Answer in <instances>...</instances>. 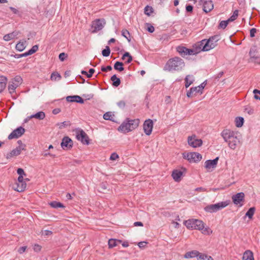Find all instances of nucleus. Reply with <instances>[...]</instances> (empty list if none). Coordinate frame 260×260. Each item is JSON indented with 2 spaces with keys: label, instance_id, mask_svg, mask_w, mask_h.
Listing matches in <instances>:
<instances>
[{
  "label": "nucleus",
  "instance_id": "9d476101",
  "mask_svg": "<svg viewBox=\"0 0 260 260\" xmlns=\"http://www.w3.org/2000/svg\"><path fill=\"white\" fill-rule=\"evenodd\" d=\"M106 22L105 19H97L92 22L91 27L93 28L92 31V32H96L98 31L101 30L104 27Z\"/></svg>",
  "mask_w": 260,
  "mask_h": 260
},
{
  "label": "nucleus",
  "instance_id": "473e14b6",
  "mask_svg": "<svg viewBox=\"0 0 260 260\" xmlns=\"http://www.w3.org/2000/svg\"><path fill=\"white\" fill-rule=\"evenodd\" d=\"M123 66V63L122 62L116 61L114 65V68L116 70L121 72L124 70Z\"/></svg>",
  "mask_w": 260,
  "mask_h": 260
},
{
  "label": "nucleus",
  "instance_id": "6e6d98bb",
  "mask_svg": "<svg viewBox=\"0 0 260 260\" xmlns=\"http://www.w3.org/2000/svg\"><path fill=\"white\" fill-rule=\"evenodd\" d=\"M202 231V233L204 234L209 235L212 233V231L210 230L209 228H204L203 230H201Z\"/></svg>",
  "mask_w": 260,
  "mask_h": 260
},
{
  "label": "nucleus",
  "instance_id": "412c9836",
  "mask_svg": "<svg viewBox=\"0 0 260 260\" xmlns=\"http://www.w3.org/2000/svg\"><path fill=\"white\" fill-rule=\"evenodd\" d=\"M18 181L20 185L19 184H17V188L16 190L18 192L23 191L26 187V183L23 182V176H19Z\"/></svg>",
  "mask_w": 260,
  "mask_h": 260
},
{
  "label": "nucleus",
  "instance_id": "f8f14e48",
  "mask_svg": "<svg viewBox=\"0 0 260 260\" xmlns=\"http://www.w3.org/2000/svg\"><path fill=\"white\" fill-rule=\"evenodd\" d=\"M77 139L80 141L84 145H88L89 144V139L85 132L81 129L77 134L76 136Z\"/></svg>",
  "mask_w": 260,
  "mask_h": 260
},
{
  "label": "nucleus",
  "instance_id": "423d86ee",
  "mask_svg": "<svg viewBox=\"0 0 260 260\" xmlns=\"http://www.w3.org/2000/svg\"><path fill=\"white\" fill-rule=\"evenodd\" d=\"M183 157L190 162H197L200 161L202 158L201 154L198 152L183 153Z\"/></svg>",
  "mask_w": 260,
  "mask_h": 260
},
{
  "label": "nucleus",
  "instance_id": "09e8293b",
  "mask_svg": "<svg viewBox=\"0 0 260 260\" xmlns=\"http://www.w3.org/2000/svg\"><path fill=\"white\" fill-rule=\"evenodd\" d=\"M249 55H250L251 58H254L256 62L260 63V57L255 56V55L254 54V52H252V50H250V51L249 52Z\"/></svg>",
  "mask_w": 260,
  "mask_h": 260
},
{
  "label": "nucleus",
  "instance_id": "4d7b16f0",
  "mask_svg": "<svg viewBox=\"0 0 260 260\" xmlns=\"http://www.w3.org/2000/svg\"><path fill=\"white\" fill-rule=\"evenodd\" d=\"M146 25H147V31L150 33L153 32L154 31V27L149 23H146Z\"/></svg>",
  "mask_w": 260,
  "mask_h": 260
},
{
  "label": "nucleus",
  "instance_id": "ea45409f",
  "mask_svg": "<svg viewBox=\"0 0 260 260\" xmlns=\"http://www.w3.org/2000/svg\"><path fill=\"white\" fill-rule=\"evenodd\" d=\"M94 72H95L94 69L91 68V69H89V72H87L86 71H84V70L82 71L81 74L83 75H86L87 78H90L92 77V76Z\"/></svg>",
  "mask_w": 260,
  "mask_h": 260
},
{
  "label": "nucleus",
  "instance_id": "79ce46f5",
  "mask_svg": "<svg viewBox=\"0 0 260 260\" xmlns=\"http://www.w3.org/2000/svg\"><path fill=\"white\" fill-rule=\"evenodd\" d=\"M125 57L127 58V60L126 61L127 63H129L133 60L132 56L127 52H126L124 53L122 57V59L124 60L125 58Z\"/></svg>",
  "mask_w": 260,
  "mask_h": 260
},
{
  "label": "nucleus",
  "instance_id": "4468645a",
  "mask_svg": "<svg viewBox=\"0 0 260 260\" xmlns=\"http://www.w3.org/2000/svg\"><path fill=\"white\" fill-rule=\"evenodd\" d=\"M153 121L149 119L145 121L143 124V129L146 135H150L151 134L153 128Z\"/></svg>",
  "mask_w": 260,
  "mask_h": 260
},
{
  "label": "nucleus",
  "instance_id": "6ab92c4d",
  "mask_svg": "<svg viewBox=\"0 0 260 260\" xmlns=\"http://www.w3.org/2000/svg\"><path fill=\"white\" fill-rule=\"evenodd\" d=\"M218 159V157H217L213 160L209 159L206 160L205 162V167L207 170L215 168L217 166Z\"/></svg>",
  "mask_w": 260,
  "mask_h": 260
},
{
  "label": "nucleus",
  "instance_id": "c85d7f7f",
  "mask_svg": "<svg viewBox=\"0 0 260 260\" xmlns=\"http://www.w3.org/2000/svg\"><path fill=\"white\" fill-rule=\"evenodd\" d=\"M19 85H18V84H16V83L11 81L8 85V90L10 93L12 94L14 93L16 88Z\"/></svg>",
  "mask_w": 260,
  "mask_h": 260
},
{
  "label": "nucleus",
  "instance_id": "c9c22d12",
  "mask_svg": "<svg viewBox=\"0 0 260 260\" xmlns=\"http://www.w3.org/2000/svg\"><path fill=\"white\" fill-rule=\"evenodd\" d=\"M255 211V208L254 207H253L250 208L246 213L245 216H247L249 219H251L253 216Z\"/></svg>",
  "mask_w": 260,
  "mask_h": 260
},
{
  "label": "nucleus",
  "instance_id": "69168bd1",
  "mask_svg": "<svg viewBox=\"0 0 260 260\" xmlns=\"http://www.w3.org/2000/svg\"><path fill=\"white\" fill-rule=\"evenodd\" d=\"M256 32V29L255 28H252L250 30V36L251 37L253 38L255 36V34Z\"/></svg>",
  "mask_w": 260,
  "mask_h": 260
},
{
  "label": "nucleus",
  "instance_id": "680f3d73",
  "mask_svg": "<svg viewBox=\"0 0 260 260\" xmlns=\"http://www.w3.org/2000/svg\"><path fill=\"white\" fill-rule=\"evenodd\" d=\"M112 67L111 66H108L107 67H104L103 66L102 68H101V70L103 71V72H107L108 71H111L112 70Z\"/></svg>",
  "mask_w": 260,
  "mask_h": 260
},
{
  "label": "nucleus",
  "instance_id": "f3484780",
  "mask_svg": "<svg viewBox=\"0 0 260 260\" xmlns=\"http://www.w3.org/2000/svg\"><path fill=\"white\" fill-rule=\"evenodd\" d=\"M19 146L15 149L11 151L10 154L11 156H17L20 154L21 151L25 149L26 145L23 144L21 140H19L17 142Z\"/></svg>",
  "mask_w": 260,
  "mask_h": 260
},
{
  "label": "nucleus",
  "instance_id": "7ed1b4c3",
  "mask_svg": "<svg viewBox=\"0 0 260 260\" xmlns=\"http://www.w3.org/2000/svg\"><path fill=\"white\" fill-rule=\"evenodd\" d=\"M219 40L218 36H214L209 39H204L199 42L198 44L196 45L198 48L199 52L201 51H208L213 49L217 46V42Z\"/></svg>",
  "mask_w": 260,
  "mask_h": 260
},
{
  "label": "nucleus",
  "instance_id": "8fccbe9b",
  "mask_svg": "<svg viewBox=\"0 0 260 260\" xmlns=\"http://www.w3.org/2000/svg\"><path fill=\"white\" fill-rule=\"evenodd\" d=\"M57 125L60 129H61L63 128V127L67 126L68 125H69L70 123L69 122L63 121L62 122L58 123Z\"/></svg>",
  "mask_w": 260,
  "mask_h": 260
},
{
  "label": "nucleus",
  "instance_id": "2eb2a0df",
  "mask_svg": "<svg viewBox=\"0 0 260 260\" xmlns=\"http://www.w3.org/2000/svg\"><path fill=\"white\" fill-rule=\"evenodd\" d=\"M202 140L201 139H197L195 136L188 138V143L192 147L196 148L200 147L202 145Z\"/></svg>",
  "mask_w": 260,
  "mask_h": 260
},
{
  "label": "nucleus",
  "instance_id": "338daca9",
  "mask_svg": "<svg viewBox=\"0 0 260 260\" xmlns=\"http://www.w3.org/2000/svg\"><path fill=\"white\" fill-rule=\"evenodd\" d=\"M41 246L38 244H35L34 246V250L36 252H39L41 250Z\"/></svg>",
  "mask_w": 260,
  "mask_h": 260
},
{
  "label": "nucleus",
  "instance_id": "58836bf2",
  "mask_svg": "<svg viewBox=\"0 0 260 260\" xmlns=\"http://www.w3.org/2000/svg\"><path fill=\"white\" fill-rule=\"evenodd\" d=\"M244 123V118L242 117H238L236 118V125L238 127H241Z\"/></svg>",
  "mask_w": 260,
  "mask_h": 260
},
{
  "label": "nucleus",
  "instance_id": "f03ea898",
  "mask_svg": "<svg viewBox=\"0 0 260 260\" xmlns=\"http://www.w3.org/2000/svg\"><path fill=\"white\" fill-rule=\"evenodd\" d=\"M221 135L224 140L228 143L229 146L232 149H235L237 144L240 143V136L237 132L226 129L222 132Z\"/></svg>",
  "mask_w": 260,
  "mask_h": 260
},
{
  "label": "nucleus",
  "instance_id": "4c0bfd02",
  "mask_svg": "<svg viewBox=\"0 0 260 260\" xmlns=\"http://www.w3.org/2000/svg\"><path fill=\"white\" fill-rule=\"evenodd\" d=\"M198 260H213V258L208 256L205 254H203L200 253L199 257L198 258Z\"/></svg>",
  "mask_w": 260,
  "mask_h": 260
},
{
  "label": "nucleus",
  "instance_id": "39448f33",
  "mask_svg": "<svg viewBox=\"0 0 260 260\" xmlns=\"http://www.w3.org/2000/svg\"><path fill=\"white\" fill-rule=\"evenodd\" d=\"M184 224L188 229H195L201 231L204 228V222L197 219H189L184 221Z\"/></svg>",
  "mask_w": 260,
  "mask_h": 260
},
{
  "label": "nucleus",
  "instance_id": "5701e85b",
  "mask_svg": "<svg viewBox=\"0 0 260 260\" xmlns=\"http://www.w3.org/2000/svg\"><path fill=\"white\" fill-rule=\"evenodd\" d=\"M19 34V32L18 31H14L13 32L5 35L3 39L6 41H10L13 39H14L15 37H16L18 34Z\"/></svg>",
  "mask_w": 260,
  "mask_h": 260
},
{
  "label": "nucleus",
  "instance_id": "f704fd0d",
  "mask_svg": "<svg viewBox=\"0 0 260 260\" xmlns=\"http://www.w3.org/2000/svg\"><path fill=\"white\" fill-rule=\"evenodd\" d=\"M50 206L53 208H64V205L56 201H53L49 203Z\"/></svg>",
  "mask_w": 260,
  "mask_h": 260
},
{
  "label": "nucleus",
  "instance_id": "3c124183",
  "mask_svg": "<svg viewBox=\"0 0 260 260\" xmlns=\"http://www.w3.org/2000/svg\"><path fill=\"white\" fill-rule=\"evenodd\" d=\"M227 21H225V20H222L220 22L218 28L224 29L227 26Z\"/></svg>",
  "mask_w": 260,
  "mask_h": 260
},
{
  "label": "nucleus",
  "instance_id": "e433bc0d",
  "mask_svg": "<svg viewBox=\"0 0 260 260\" xmlns=\"http://www.w3.org/2000/svg\"><path fill=\"white\" fill-rule=\"evenodd\" d=\"M189 78H192V76H191L190 75H187L185 78V87L188 88L193 82V79H191V80H189Z\"/></svg>",
  "mask_w": 260,
  "mask_h": 260
},
{
  "label": "nucleus",
  "instance_id": "dca6fc26",
  "mask_svg": "<svg viewBox=\"0 0 260 260\" xmlns=\"http://www.w3.org/2000/svg\"><path fill=\"white\" fill-rule=\"evenodd\" d=\"M73 141L69 137H64L62 140L61 146L64 150H68L73 147Z\"/></svg>",
  "mask_w": 260,
  "mask_h": 260
},
{
  "label": "nucleus",
  "instance_id": "a19ab883",
  "mask_svg": "<svg viewBox=\"0 0 260 260\" xmlns=\"http://www.w3.org/2000/svg\"><path fill=\"white\" fill-rule=\"evenodd\" d=\"M153 12V9L152 7L146 6L144 8V14L147 16H150L151 14Z\"/></svg>",
  "mask_w": 260,
  "mask_h": 260
},
{
  "label": "nucleus",
  "instance_id": "72a5a7b5",
  "mask_svg": "<svg viewBox=\"0 0 260 260\" xmlns=\"http://www.w3.org/2000/svg\"><path fill=\"white\" fill-rule=\"evenodd\" d=\"M114 116V114H112L111 112H108L105 113L103 115V118L104 119L107 120H111L113 121V117Z\"/></svg>",
  "mask_w": 260,
  "mask_h": 260
},
{
  "label": "nucleus",
  "instance_id": "37998d69",
  "mask_svg": "<svg viewBox=\"0 0 260 260\" xmlns=\"http://www.w3.org/2000/svg\"><path fill=\"white\" fill-rule=\"evenodd\" d=\"M121 35L123 37L126 38L128 42H130L131 39L130 38V34L126 29H123L121 31Z\"/></svg>",
  "mask_w": 260,
  "mask_h": 260
},
{
  "label": "nucleus",
  "instance_id": "a878e982",
  "mask_svg": "<svg viewBox=\"0 0 260 260\" xmlns=\"http://www.w3.org/2000/svg\"><path fill=\"white\" fill-rule=\"evenodd\" d=\"M7 78L4 76H0V92H2L5 89L7 82Z\"/></svg>",
  "mask_w": 260,
  "mask_h": 260
},
{
  "label": "nucleus",
  "instance_id": "774afa93",
  "mask_svg": "<svg viewBox=\"0 0 260 260\" xmlns=\"http://www.w3.org/2000/svg\"><path fill=\"white\" fill-rule=\"evenodd\" d=\"M193 10V7L191 5H188L186 6V11L187 12H192Z\"/></svg>",
  "mask_w": 260,
  "mask_h": 260
},
{
  "label": "nucleus",
  "instance_id": "6e6552de",
  "mask_svg": "<svg viewBox=\"0 0 260 260\" xmlns=\"http://www.w3.org/2000/svg\"><path fill=\"white\" fill-rule=\"evenodd\" d=\"M206 85V81L203 82L199 86L197 87H191L187 91L186 95L188 98L192 97L193 95H196L197 93H202V91Z\"/></svg>",
  "mask_w": 260,
  "mask_h": 260
},
{
  "label": "nucleus",
  "instance_id": "13d9d810",
  "mask_svg": "<svg viewBox=\"0 0 260 260\" xmlns=\"http://www.w3.org/2000/svg\"><path fill=\"white\" fill-rule=\"evenodd\" d=\"M67 57V54L64 52L61 53L59 55V59L63 61L65 59V58Z\"/></svg>",
  "mask_w": 260,
  "mask_h": 260
},
{
  "label": "nucleus",
  "instance_id": "9b49d317",
  "mask_svg": "<svg viewBox=\"0 0 260 260\" xmlns=\"http://www.w3.org/2000/svg\"><path fill=\"white\" fill-rule=\"evenodd\" d=\"M25 129L22 126L17 127L8 136V138L9 140L18 138L25 133Z\"/></svg>",
  "mask_w": 260,
  "mask_h": 260
},
{
  "label": "nucleus",
  "instance_id": "0eeeda50",
  "mask_svg": "<svg viewBox=\"0 0 260 260\" xmlns=\"http://www.w3.org/2000/svg\"><path fill=\"white\" fill-rule=\"evenodd\" d=\"M177 51L183 57L187 55L196 54L199 53L197 46H196L195 50L192 49H188L183 46H178L177 48Z\"/></svg>",
  "mask_w": 260,
  "mask_h": 260
},
{
  "label": "nucleus",
  "instance_id": "de8ad7c7",
  "mask_svg": "<svg viewBox=\"0 0 260 260\" xmlns=\"http://www.w3.org/2000/svg\"><path fill=\"white\" fill-rule=\"evenodd\" d=\"M57 78H58V79H60L61 78V76L58 73L55 72L52 73L50 77L52 80L56 81Z\"/></svg>",
  "mask_w": 260,
  "mask_h": 260
},
{
  "label": "nucleus",
  "instance_id": "5fc2aeb1",
  "mask_svg": "<svg viewBox=\"0 0 260 260\" xmlns=\"http://www.w3.org/2000/svg\"><path fill=\"white\" fill-rule=\"evenodd\" d=\"M245 112H247L249 115H252L254 113V109L250 107H247L245 108Z\"/></svg>",
  "mask_w": 260,
  "mask_h": 260
},
{
  "label": "nucleus",
  "instance_id": "ddd939ff",
  "mask_svg": "<svg viewBox=\"0 0 260 260\" xmlns=\"http://www.w3.org/2000/svg\"><path fill=\"white\" fill-rule=\"evenodd\" d=\"M245 194L243 192H241L236 193L232 196L233 202L235 205L240 204V206L241 207L243 204L241 203L244 201Z\"/></svg>",
  "mask_w": 260,
  "mask_h": 260
},
{
  "label": "nucleus",
  "instance_id": "20e7f679",
  "mask_svg": "<svg viewBox=\"0 0 260 260\" xmlns=\"http://www.w3.org/2000/svg\"><path fill=\"white\" fill-rule=\"evenodd\" d=\"M230 201L226 200L225 201L218 202L214 204H210L204 208L205 212L209 213H215L229 205Z\"/></svg>",
  "mask_w": 260,
  "mask_h": 260
},
{
  "label": "nucleus",
  "instance_id": "393cba45",
  "mask_svg": "<svg viewBox=\"0 0 260 260\" xmlns=\"http://www.w3.org/2000/svg\"><path fill=\"white\" fill-rule=\"evenodd\" d=\"M243 260H254L253 254L251 251L246 250L243 253Z\"/></svg>",
  "mask_w": 260,
  "mask_h": 260
},
{
  "label": "nucleus",
  "instance_id": "7c9ffc66",
  "mask_svg": "<svg viewBox=\"0 0 260 260\" xmlns=\"http://www.w3.org/2000/svg\"><path fill=\"white\" fill-rule=\"evenodd\" d=\"M45 117V114L43 111H40L37 113L35 114H33L30 116L29 118H35L39 120H42Z\"/></svg>",
  "mask_w": 260,
  "mask_h": 260
},
{
  "label": "nucleus",
  "instance_id": "c756f323",
  "mask_svg": "<svg viewBox=\"0 0 260 260\" xmlns=\"http://www.w3.org/2000/svg\"><path fill=\"white\" fill-rule=\"evenodd\" d=\"M127 120L129 122L131 125V127L132 128L133 130L137 128L139 124L140 121L139 119L129 120V119L127 118Z\"/></svg>",
  "mask_w": 260,
  "mask_h": 260
},
{
  "label": "nucleus",
  "instance_id": "a211bd4d",
  "mask_svg": "<svg viewBox=\"0 0 260 260\" xmlns=\"http://www.w3.org/2000/svg\"><path fill=\"white\" fill-rule=\"evenodd\" d=\"M118 130L123 133H127L132 131L133 129L131 127L129 122L126 119L125 121L123 122L122 124L118 127Z\"/></svg>",
  "mask_w": 260,
  "mask_h": 260
},
{
  "label": "nucleus",
  "instance_id": "1a4fd4ad",
  "mask_svg": "<svg viewBox=\"0 0 260 260\" xmlns=\"http://www.w3.org/2000/svg\"><path fill=\"white\" fill-rule=\"evenodd\" d=\"M199 5L203 7V11L206 13L213 9V4L211 0H198Z\"/></svg>",
  "mask_w": 260,
  "mask_h": 260
},
{
  "label": "nucleus",
  "instance_id": "cd10ccee",
  "mask_svg": "<svg viewBox=\"0 0 260 260\" xmlns=\"http://www.w3.org/2000/svg\"><path fill=\"white\" fill-rule=\"evenodd\" d=\"M122 243V241L120 240H116L114 239H109L108 241V245L109 248H113L117 245H119Z\"/></svg>",
  "mask_w": 260,
  "mask_h": 260
},
{
  "label": "nucleus",
  "instance_id": "b1692460",
  "mask_svg": "<svg viewBox=\"0 0 260 260\" xmlns=\"http://www.w3.org/2000/svg\"><path fill=\"white\" fill-rule=\"evenodd\" d=\"M200 252L197 250H192L191 251H188L186 252L184 257L185 258H190L197 257L198 258L199 256Z\"/></svg>",
  "mask_w": 260,
  "mask_h": 260
},
{
  "label": "nucleus",
  "instance_id": "0e129e2a",
  "mask_svg": "<svg viewBox=\"0 0 260 260\" xmlns=\"http://www.w3.org/2000/svg\"><path fill=\"white\" fill-rule=\"evenodd\" d=\"M28 55H29V54H28V52L27 51V52H26L24 53L21 54H16L15 57L18 58H20V57H26Z\"/></svg>",
  "mask_w": 260,
  "mask_h": 260
},
{
  "label": "nucleus",
  "instance_id": "864d4df0",
  "mask_svg": "<svg viewBox=\"0 0 260 260\" xmlns=\"http://www.w3.org/2000/svg\"><path fill=\"white\" fill-rule=\"evenodd\" d=\"M238 15V11L237 10H235L233 15L230 17L231 20L234 21L236 19Z\"/></svg>",
  "mask_w": 260,
  "mask_h": 260
},
{
  "label": "nucleus",
  "instance_id": "4be33fe9",
  "mask_svg": "<svg viewBox=\"0 0 260 260\" xmlns=\"http://www.w3.org/2000/svg\"><path fill=\"white\" fill-rule=\"evenodd\" d=\"M182 175L183 172L181 171L175 170L172 172V177L175 181L179 182L181 180Z\"/></svg>",
  "mask_w": 260,
  "mask_h": 260
},
{
  "label": "nucleus",
  "instance_id": "aec40b11",
  "mask_svg": "<svg viewBox=\"0 0 260 260\" xmlns=\"http://www.w3.org/2000/svg\"><path fill=\"white\" fill-rule=\"evenodd\" d=\"M66 100L69 102H76L77 103H84V100L79 95L68 96Z\"/></svg>",
  "mask_w": 260,
  "mask_h": 260
},
{
  "label": "nucleus",
  "instance_id": "e2e57ef3",
  "mask_svg": "<svg viewBox=\"0 0 260 260\" xmlns=\"http://www.w3.org/2000/svg\"><path fill=\"white\" fill-rule=\"evenodd\" d=\"M117 106L120 108H123L125 106V103L124 101H120L117 103Z\"/></svg>",
  "mask_w": 260,
  "mask_h": 260
},
{
  "label": "nucleus",
  "instance_id": "052dcab7",
  "mask_svg": "<svg viewBox=\"0 0 260 260\" xmlns=\"http://www.w3.org/2000/svg\"><path fill=\"white\" fill-rule=\"evenodd\" d=\"M17 173L19 176H25L26 174L22 168H18L17 170Z\"/></svg>",
  "mask_w": 260,
  "mask_h": 260
},
{
  "label": "nucleus",
  "instance_id": "bb28decb",
  "mask_svg": "<svg viewBox=\"0 0 260 260\" xmlns=\"http://www.w3.org/2000/svg\"><path fill=\"white\" fill-rule=\"evenodd\" d=\"M26 41L25 40L19 41L16 45L15 48L18 51H22L26 47Z\"/></svg>",
  "mask_w": 260,
  "mask_h": 260
},
{
  "label": "nucleus",
  "instance_id": "a18cd8bd",
  "mask_svg": "<svg viewBox=\"0 0 260 260\" xmlns=\"http://www.w3.org/2000/svg\"><path fill=\"white\" fill-rule=\"evenodd\" d=\"M102 53L103 56H109L110 54V49L109 47L106 46V48L104 50H103Z\"/></svg>",
  "mask_w": 260,
  "mask_h": 260
},
{
  "label": "nucleus",
  "instance_id": "49530a36",
  "mask_svg": "<svg viewBox=\"0 0 260 260\" xmlns=\"http://www.w3.org/2000/svg\"><path fill=\"white\" fill-rule=\"evenodd\" d=\"M38 48L39 46L38 45L33 46L32 48L27 51L28 54L29 55L34 54L38 50Z\"/></svg>",
  "mask_w": 260,
  "mask_h": 260
},
{
  "label": "nucleus",
  "instance_id": "c03bdc74",
  "mask_svg": "<svg viewBox=\"0 0 260 260\" xmlns=\"http://www.w3.org/2000/svg\"><path fill=\"white\" fill-rule=\"evenodd\" d=\"M12 81L19 86L22 82V79L20 76H16Z\"/></svg>",
  "mask_w": 260,
  "mask_h": 260
},
{
  "label": "nucleus",
  "instance_id": "2f4dec72",
  "mask_svg": "<svg viewBox=\"0 0 260 260\" xmlns=\"http://www.w3.org/2000/svg\"><path fill=\"white\" fill-rule=\"evenodd\" d=\"M111 80L112 81L113 86L118 87L120 84V80L117 77L116 75H114L111 77Z\"/></svg>",
  "mask_w": 260,
  "mask_h": 260
},
{
  "label": "nucleus",
  "instance_id": "603ef678",
  "mask_svg": "<svg viewBox=\"0 0 260 260\" xmlns=\"http://www.w3.org/2000/svg\"><path fill=\"white\" fill-rule=\"evenodd\" d=\"M253 93H254V99L260 100V90L254 89L253 90Z\"/></svg>",
  "mask_w": 260,
  "mask_h": 260
},
{
  "label": "nucleus",
  "instance_id": "f257e3e1",
  "mask_svg": "<svg viewBox=\"0 0 260 260\" xmlns=\"http://www.w3.org/2000/svg\"><path fill=\"white\" fill-rule=\"evenodd\" d=\"M185 67L184 60L179 57H174L169 59L166 63L164 70L171 73L182 71Z\"/></svg>",
  "mask_w": 260,
  "mask_h": 260
},
{
  "label": "nucleus",
  "instance_id": "bf43d9fd",
  "mask_svg": "<svg viewBox=\"0 0 260 260\" xmlns=\"http://www.w3.org/2000/svg\"><path fill=\"white\" fill-rule=\"evenodd\" d=\"M118 157H119L118 155L116 153L113 152L111 154L110 159L112 160H115L116 159H117Z\"/></svg>",
  "mask_w": 260,
  "mask_h": 260
}]
</instances>
